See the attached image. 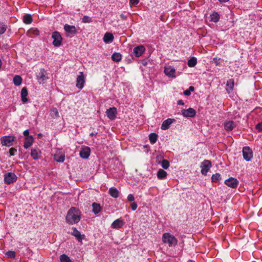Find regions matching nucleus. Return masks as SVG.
<instances>
[{"instance_id": "11", "label": "nucleus", "mask_w": 262, "mask_h": 262, "mask_svg": "<svg viewBox=\"0 0 262 262\" xmlns=\"http://www.w3.org/2000/svg\"><path fill=\"white\" fill-rule=\"evenodd\" d=\"M64 29L66 32V35L67 36L74 35L77 32L76 27L74 26H71L68 24H66L64 26Z\"/></svg>"}, {"instance_id": "42", "label": "nucleus", "mask_w": 262, "mask_h": 262, "mask_svg": "<svg viewBox=\"0 0 262 262\" xmlns=\"http://www.w3.org/2000/svg\"><path fill=\"white\" fill-rule=\"evenodd\" d=\"M6 26L5 24L3 23L0 24V35L5 33L6 31Z\"/></svg>"}, {"instance_id": "8", "label": "nucleus", "mask_w": 262, "mask_h": 262, "mask_svg": "<svg viewBox=\"0 0 262 262\" xmlns=\"http://www.w3.org/2000/svg\"><path fill=\"white\" fill-rule=\"evenodd\" d=\"M37 79L40 84L44 83L48 79L47 72L43 69H41L37 74Z\"/></svg>"}, {"instance_id": "26", "label": "nucleus", "mask_w": 262, "mask_h": 262, "mask_svg": "<svg viewBox=\"0 0 262 262\" xmlns=\"http://www.w3.org/2000/svg\"><path fill=\"white\" fill-rule=\"evenodd\" d=\"M93 212L95 214H97L99 213L101 210V207L99 204L96 203H93L92 204Z\"/></svg>"}, {"instance_id": "13", "label": "nucleus", "mask_w": 262, "mask_h": 262, "mask_svg": "<svg viewBox=\"0 0 262 262\" xmlns=\"http://www.w3.org/2000/svg\"><path fill=\"white\" fill-rule=\"evenodd\" d=\"M41 150L38 147L33 148L31 149L30 155L33 160H38L40 158Z\"/></svg>"}, {"instance_id": "49", "label": "nucleus", "mask_w": 262, "mask_h": 262, "mask_svg": "<svg viewBox=\"0 0 262 262\" xmlns=\"http://www.w3.org/2000/svg\"><path fill=\"white\" fill-rule=\"evenodd\" d=\"M127 200L129 202H133L135 200V197L134 196L133 194H129L128 196H127Z\"/></svg>"}, {"instance_id": "51", "label": "nucleus", "mask_w": 262, "mask_h": 262, "mask_svg": "<svg viewBox=\"0 0 262 262\" xmlns=\"http://www.w3.org/2000/svg\"><path fill=\"white\" fill-rule=\"evenodd\" d=\"M29 130L28 129L27 130H25L24 133H23V134L24 136H29Z\"/></svg>"}, {"instance_id": "28", "label": "nucleus", "mask_w": 262, "mask_h": 262, "mask_svg": "<svg viewBox=\"0 0 262 262\" xmlns=\"http://www.w3.org/2000/svg\"><path fill=\"white\" fill-rule=\"evenodd\" d=\"M109 193L114 198H117L119 196V191L115 187H111L110 188Z\"/></svg>"}, {"instance_id": "17", "label": "nucleus", "mask_w": 262, "mask_h": 262, "mask_svg": "<svg viewBox=\"0 0 262 262\" xmlns=\"http://www.w3.org/2000/svg\"><path fill=\"white\" fill-rule=\"evenodd\" d=\"M107 117L111 120H114L116 117L117 109L116 107H110L106 112Z\"/></svg>"}, {"instance_id": "14", "label": "nucleus", "mask_w": 262, "mask_h": 262, "mask_svg": "<svg viewBox=\"0 0 262 262\" xmlns=\"http://www.w3.org/2000/svg\"><path fill=\"white\" fill-rule=\"evenodd\" d=\"M145 51V48L144 46L140 45L134 48L133 53L136 57H139L142 55Z\"/></svg>"}, {"instance_id": "22", "label": "nucleus", "mask_w": 262, "mask_h": 262, "mask_svg": "<svg viewBox=\"0 0 262 262\" xmlns=\"http://www.w3.org/2000/svg\"><path fill=\"white\" fill-rule=\"evenodd\" d=\"M72 235L74 236L80 242H82L84 237V235H81L80 232L76 228L73 229Z\"/></svg>"}, {"instance_id": "3", "label": "nucleus", "mask_w": 262, "mask_h": 262, "mask_svg": "<svg viewBox=\"0 0 262 262\" xmlns=\"http://www.w3.org/2000/svg\"><path fill=\"white\" fill-rule=\"evenodd\" d=\"M15 139V137L13 136H3L1 138V144L3 146L10 147Z\"/></svg>"}, {"instance_id": "35", "label": "nucleus", "mask_w": 262, "mask_h": 262, "mask_svg": "<svg viewBox=\"0 0 262 262\" xmlns=\"http://www.w3.org/2000/svg\"><path fill=\"white\" fill-rule=\"evenodd\" d=\"M60 262H72L70 257L65 254H62L59 257Z\"/></svg>"}, {"instance_id": "40", "label": "nucleus", "mask_w": 262, "mask_h": 262, "mask_svg": "<svg viewBox=\"0 0 262 262\" xmlns=\"http://www.w3.org/2000/svg\"><path fill=\"white\" fill-rule=\"evenodd\" d=\"M6 255L9 258H15L16 256V253L14 251H8L6 253Z\"/></svg>"}, {"instance_id": "9", "label": "nucleus", "mask_w": 262, "mask_h": 262, "mask_svg": "<svg viewBox=\"0 0 262 262\" xmlns=\"http://www.w3.org/2000/svg\"><path fill=\"white\" fill-rule=\"evenodd\" d=\"M243 155L244 159L247 161H249L253 157V153L251 149L248 146H245L243 148Z\"/></svg>"}, {"instance_id": "24", "label": "nucleus", "mask_w": 262, "mask_h": 262, "mask_svg": "<svg viewBox=\"0 0 262 262\" xmlns=\"http://www.w3.org/2000/svg\"><path fill=\"white\" fill-rule=\"evenodd\" d=\"M33 141V138L32 136H30L26 137L25 138V142L24 144V148L27 149L29 147H30L32 145Z\"/></svg>"}, {"instance_id": "55", "label": "nucleus", "mask_w": 262, "mask_h": 262, "mask_svg": "<svg viewBox=\"0 0 262 262\" xmlns=\"http://www.w3.org/2000/svg\"><path fill=\"white\" fill-rule=\"evenodd\" d=\"M94 133H91V134H90V136H94Z\"/></svg>"}, {"instance_id": "18", "label": "nucleus", "mask_w": 262, "mask_h": 262, "mask_svg": "<svg viewBox=\"0 0 262 262\" xmlns=\"http://www.w3.org/2000/svg\"><path fill=\"white\" fill-rule=\"evenodd\" d=\"M174 121H175V120L174 119H171V118H168V119L164 120L161 125V128L162 130L168 129L169 128L170 125L172 123H173Z\"/></svg>"}, {"instance_id": "15", "label": "nucleus", "mask_w": 262, "mask_h": 262, "mask_svg": "<svg viewBox=\"0 0 262 262\" xmlns=\"http://www.w3.org/2000/svg\"><path fill=\"white\" fill-rule=\"evenodd\" d=\"M91 153V149L88 146H84L80 151V156L83 159H88Z\"/></svg>"}, {"instance_id": "47", "label": "nucleus", "mask_w": 262, "mask_h": 262, "mask_svg": "<svg viewBox=\"0 0 262 262\" xmlns=\"http://www.w3.org/2000/svg\"><path fill=\"white\" fill-rule=\"evenodd\" d=\"M256 129L258 132H262V122L261 123L257 124L256 125Z\"/></svg>"}, {"instance_id": "33", "label": "nucleus", "mask_w": 262, "mask_h": 262, "mask_svg": "<svg viewBox=\"0 0 262 262\" xmlns=\"http://www.w3.org/2000/svg\"><path fill=\"white\" fill-rule=\"evenodd\" d=\"M13 81L15 85L18 86L22 82V78L19 75H15L13 78Z\"/></svg>"}, {"instance_id": "25", "label": "nucleus", "mask_w": 262, "mask_h": 262, "mask_svg": "<svg viewBox=\"0 0 262 262\" xmlns=\"http://www.w3.org/2000/svg\"><path fill=\"white\" fill-rule=\"evenodd\" d=\"M235 127V124L232 121H228L224 124V128L226 130H232Z\"/></svg>"}, {"instance_id": "6", "label": "nucleus", "mask_w": 262, "mask_h": 262, "mask_svg": "<svg viewBox=\"0 0 262 262\" xmlns=\"http://www.w3.org/2000/svg\"><path fill=\"white\" fill-rule=\"evenodd\" d=\"M211 167V162L207 160H204L201 164V173L204 176L206 175Z\"/></svg>"}, {"instance_id": "54", "label": "nucleus", "mask_w": 262, "mask_h": 262, "mask_svg": "<svg viewBox=\"0 0 262 262\" xmlns=\"http://www.w3.org/2000/svg\"><path fill=\"white\" fill-rule=\"evenodd\" d=\"M221 3H226L228 2L229 0H218Z\"/></svg>"}, {"instance_id": "4", "label": "nucleus", "mask_w": 262, "mask_h": 262, "mask_svg": "<svg viewBox=\"0 0 262 262\" xmlns=\"http://www.w3.org/2000/svg\"><path fill=\"white\" fill-rule=\"evenodd\" d=\"M17 179L16 175L13 172H8L4 175V182L6 184L15 182Z\"/></svg>"}, {"instance_id": "5", "label": "nucleus", "mask_w": 262, "mask_h": 262, "mask_svg": "<svg viewBox=\"0 0 262 262\" xmlns=\"http://www.w3.org/2000/svg\"><path fill=\"white\" fill-rule=\"evenodd\" d=\"M52 37L53 39V45L55 47H59L61 44L62 38L58 32L55 31L52 33Z\"/></svg>"}, {"instance_id": "50", "label": "nucleus", "mask_w": 262, "mask_h": 262, "mask_svg": "<svg viewBox=\"0 0 262 262\" xmlns=\"http://www.w3.org/2000/svg\"><path fill=\"white\" fill-rule=\"evenodd\" d=\"M130 207L133 210H135L137 209L138 205L136 203L133 202L130 204Z\"/></svg>"}, {"instance_id": "21", "label": "nucleus", "mask_w": 262, "mask_h": 262, "mask_svg": "<svg viewBox=\"0 0 262 262\" xmlns=\"http://www.w3.org/2000/svg\"><path fill=\"white\" fill-rule=\"evenodd\" d=\"M103 40L105 43H111L114 40V36L112 33L106 32L104 35Z\"/></svg>"}, {"instance_id": "34", "label": "nucleus", "mask_w": 262, "mask_h": 262, "mask_svg": "<svg viewBox=\"0 0 262 262\" xmlns=\"http://www.w3.org/2000/svg\"><path fill=\"white\" fill-rule=\"evenodd\" d=\"M220 19V16L216 12H214L210 15V20L214 23H217Z\"/></svg>"}, {"instance_id": "29", "label": "nucleus", "mask_w": 262, "mask_h": 262, "mask_svg": "<svg viewBox=\"0 0 262 262\" xmlns=\"http://www.w3.org/2000/svg\"><path fill=\"white\" fill-rule=\"evenodd\" d=\"M24 23L26 24H30L32 21V18L31 14H26L23 17Z\"/></svg>"}, {"instance_id": "32", "label": "nucleus", "mask_w": 262, "mask_h": 262, "mask_svg": "<svg viewBox=\"0 0 262 262\" xmlns=\"http://www.w3.org/2000/svg\"><path fill=\"white\" fill-rule=\"evenodd\" d=\"M167 176V172L163 169H159L157 172V177L159 179H163Z\"/></svg>"}, {"instance_id": "12", "label": "nucleus", "mask_w": 262, "mask_h": 262, "mask_svg": "<svg viewBox=\"0 0 262 262\" xmlns=\"http://www.w3.org/2000/svg\"><path fill=\"white\" fill-rule=\"evenodd\" d=\"M182 115L185 117H193L196 115V111L193 108L183 109L182 110Z\"/></svg>"}, {"instance_id": "27", "label": "nucleus", "mask_w": 262, "mask_h": 262, "mask_svg": "<svg viewBox=\"0 0 262 262\" xmlns=\"http://www.w3.org/2000/svg\"><path fill=\"white\" fill-rule=\"evenodd\" d=\"M234 84V80L232 79H229L227 81L226 85H227V89L226 90L230 92V91H232L233 89Z\"/></svg>"}, {"instance_id": "56", "label": "nucleus", "mask_w": 262, "mask_h": 262, "mask_svg": "<svg viewBox=\"0 0 262 262\" xmlns=\"http://www.w3.org/2000/svg\"><path fill=\"white\" fill-rule=\"evenodd\" d=\"M38 136H41V134H38Z\"/></svg>"}, {"instance_id": "39", "label": "nucleus", "mask_w": 262, "mask_h": 262, "mask_svg": "<svg viewBox=\"0 0 262 262\" xmlns=\"http://www.w3.org/2000/svg\"><path fill=\"white\" fill-rule=\"evenodd\" d=\"M161 166L165 169H167L169 166V163L167 160H163L161 162Z\"/></svg>"}, {"instance_id": "52", "label": "nucleus", "mask_w": 262, "mask_h": 262, "mask_svg": "<svg viewBox=\"0 0 262 262\" xmlns=\"http://www.w3.org/2000/svg\"><path fill=\"white\" fill-rule=\"evenodd\" d=\"M178 104L183 105L184 104V103L183 102V101L182 100H179L178 101Z\"/></svg>"}, {"instance_id": "36", "label": "nucleus", "mask_w": 262, "mask_h": 262, "mask_svg": "<svg viewBox=\"0 0 262 262\" xmlns=\"http://www.w3.org/2000/svg\"><path fill=\"white\" fill-rule=\"evenodd\" d=\"M158 135L156 133H151L149 136V139L150 143L155 144L157 140Z\"/></svg>"}, {"instance_id": "7", "label": "nucleus", "mask_w": 262, "mask_h": 262, "mask_svg": "<svg viewBox=\"0 0 262 262\" xmlns=\"http://www.w3.org/2000/svg\"><path fill=\"white\" fill-rule=\"evenodd\" d=\"M85 77L82 72H80L76 79V86L79 89H82L85 83Z\"/></svg>"}, {"instance_id": "20", "label": "nucleus", "mask_w": 262, "mask_h": 262, "mask_svg": "<svg viewBox=\"0 0 262 262\" xmlns=\"http://www.w3.org/2000/svg\"><path fill=\"white\" fill-rule=\"evenodd\" d=\"M165 74L169 77H175V69L171 67H168L165 68L164 69Z\"/></svg>"}, {"instance_id": "44", "label": "nucleus", "mask_w": 262, "mask_h": 262, "mask_svg": "<svg viewBox=\"0 0 262 262\" xmlns=\"http://www.w3.org/2000/svg\"><path fill=\"white\" fill-rule=\"evenodd\" d=\"M213 61L214 63V64L217 66H220L221 64L220 58H214L213 59Z\"/></svg>"}, {"instance_id": "31", "label": "nucleus", "mask_w": 262, "mask_h": 262, "mask_svg": "<svg viewBox=\"0 0 262 262\" xmlns=\"http://www.w3.org/2000/svg\"><path fill=\"white\" fill-rule=\"evenodd\" d=\"M197 63V59L195 57H192L188 60L187 64L189 67H194Z\"/></svg>"}, {"instance_id": "30", "label": "nucleus", "mask_w": 262, "mask_h": 262, "mask_svg": "<svg viewBox=\"0 0 262 262\" xmlns=\"http://www.w3.org/2000/svg\"><path fill=\"white\" fill-rule=\"evenodd\" d=\"M122 55L119 53H114L112 55V59L114 61L119 62L121 60Z\"/></svg>"}, {"instance_id": "38", "label": "nucleus", "mask_w": 262, "mask_h": 262, "mask_svg": "<svg viewBox=\"0 0 262 262\" xmlns=\"http://www.w3.org/2000/svg\"><path fill=\"white\" fill-rule=\"evenodd\" d=\"M221 179V175L218 173L213 174L211 177V180L213 182H217Z\"/></svg>"}, {"instance_id": "46", "label": "nucleus", "mask_w": 262, "mask_h": 262, "mask_svg": "<svg viewBox=\"0 0 262 262\" xmlns=\"http://www.w3.org/2000/svg\"><path fill=\"white\" fill-rule=\"evenodd\" d=\"M139 0H129V3L131 6H135L139 3Z\"/></svg>"}, {"instance_id": "1", "label": "nucleus", "mask_w": 262, "mask_h": 262, "mask_svg": "<svg viewBox=\"0 0 262 262\" xmlns=\"http://www.w3.org/2000/svg\"><path fill=\"white\" fill-rule=\"evenodd\" d=\"M81 219V212L75 207L71 208L68 211L66 217L67 223L73 225L78 223Z\"/></svg>"}, {"instance_id": "19", "label": "nucleus", "mask_w": 262, "mask_h": 262, "mask_svg": "<svg viewBox=\"0 0 262 262\" xmlns=\"http://www.w3.org/2000/svg\"><path fill=\"white\" fill-rule=\"evenodd\" d=\"M124 225V222L122 220L118 219L114 221L111 227L113 229L121 228Z\"/></svg>"}, {"instance_id": "2", "label": "nucleus", "mask_w": 262, "mask_h": 262, "mask_svg": "<svg viewBox=\"0 0 262 262\" xmlns=\"http://www.w3.org/2000/svg\"><path fill=\"white\" fill-rule=\"evenodd\" d=\"M162 241L164 244L167 245L169 247H175L178 244V239L169 232L163 234Z\"/></svg>"}, {"instance_id": "41", "label": "nucleus", "mask_w": 262, "mask_h": 262, "mask_svg": "<svg viewBox=\"0 0 262 262\" xmlns=\"http://www.w3.org/2000/svg\"><path fill=\"white\" fill-rule=\"evenodd\" d=\"M92 18L86 15L84 16L82 19V21L84 23H90L92 22Z\"/></svg>"}, {"instance_id": "16", "label": "nucleus", "mask_w": 262, "mask_h": 262, "mask_svg": "<svg viewBox=\"0 0 262 262\" xmlns=\"http://www.w3.org/2000/svg\"><path fill=\"white\" fill-rule=\"evenodd\" d=\"M54 159L57 162H63L64 161V154L61 150H58L54 155Z\"/></svg>"}, {"instance_id": "43", "label": "nucleus", "mask_w": 262, "mask_h": 262, "mask_svg": "<svg viewBox=\"0 0 262 262\" xmlns=\"http://www.w3.org/2000/svg\"><path fill=\"white\" fill-rule=\"evenodd\" d=\"M194 90V88L192 86H190L188 90H187L184 92V94L186 96H189L191 94L190 92H193Z\"/></svg>"}, {"instance_id": "53", "label": "nucleus", "mask_w": 262, "mask_h": 262, "mask_svg": "<svg viewBox=\"0 0 262 262\" xmlns=\"http://www.w3.org/2000/svg\"><path fill=\"white\" fill-rule=\"evenodd\" d=\"M142 63L144 66H146L147 64V62L144 60L142 61Z\"/></svg>"}, {"instance_id": "37", "label": "nucleus", "mask_w": 262, "mask_h": 262, "mask_svg": "<svg viewBox=\"0 0 262 262\" xmlns=\"http://www.w3.org/2000/svg\"><path fill=\"white\" fill-rule=\"evenodd\" d=\"M50 116L53 118H57L59 117L58 110L56 108H53L50 111Z\"/></svg>"}, {"instance_id": "45", "label": "nucleus", "mask_w": 262, "mask_h": 262, "mask_svg": "<svg viewBox=\"0 0 262 262\" xmlns=\"http://www.w3.org/2000/svg\"><path fill=\"white\" fill-rule=\"evenodd\" d=\"M16 151H17V150L15 148H13V147L9 149L10 156H13L15 155Z\"/></svg>"}, {"instance_id": "23", "label": "nucleus", "mask_w": 262, "mask_h": 262, "mask_svg": "<svg viewBox=\"0 0 262 262\" xmlns=\"http://www.w3.org/2000/svg\"><path fill=\"white\" fill-rule=\"evenodd\" d=\"M28 93L27 89L26 87H24L21 91V99L23 103H26L28 101L27 96H28Z\"/></svg>"}, {"instance_id": "10", "label": "nucleus", "mask_w": 262, "mask_h": 262, "mask_svg": "<svg viewBox=\"0 0 262 262\" xmlns=\"http://www.w3.org/2000/svg\"><path fill=\"white\" fill-rule=\"evenodd\" d=\"M225 184L232 188H236L238 185V181L235 178L231 177L225 180Z\"/></svg>"}, {"instance_id": "48", "label": "nucleus", "mask_w": 262, "mask_h": 262, "mask_svg": "<svg viewBox=\"0 0 262 262\" xmlns=\"http://www.w3.org/2000/svg\"><path fill=\"white\" fill-rule=\"evenodd\" d=\"M30 33H32L33 34L35 35H39V31L36 29H33L30 30Z\"/></svg>"}]
</instances>
